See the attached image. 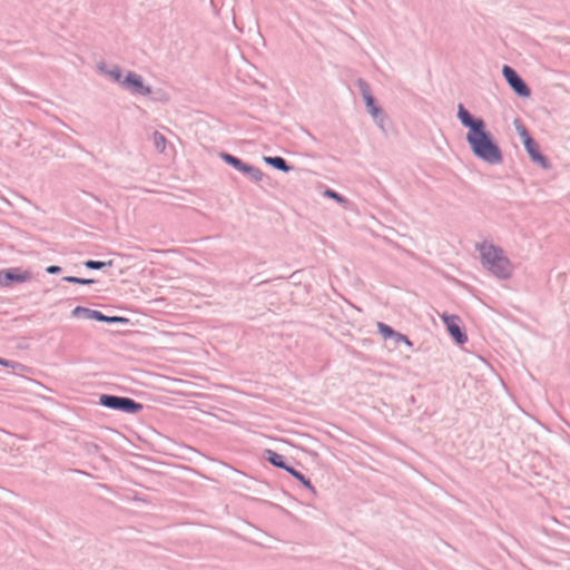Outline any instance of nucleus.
I'll use <instances>...</instances> for the list:
<instances>
[{
    "instance_id": "1",
    "label": "nucleus",
    "mask_w": 570,
    "mask_h": 570,
    "mask_svg": "<svg viewBox=\"0 0 570 570\" xmlns=\"http://www.w3.org/2000/svg\"><path fill=\"white\" fill-rule=\"evenodd\" d=\"M456 117L460 124L468 129L465 139L472 154L489 165L501 164L503 161L502 150L488 129L485 120L472 115L463 104L458 105Z\"/></svg>"
},
{
    "instance_id": "2",
    "label": "nucleus",
    "mask_w": 570,
    "mask_h": 570,
    "mask_svg": "<svg viewBox=\"0 0 570 570\" xmlns=\"http://www.w3.org/2000/svg\"><path fill=\"white\" fill-rule=\"evenodd\" d=\"M483 266L497 278L509 279L512 275V264L498 245L481 244L479 247Z\"/></svg>"
},
{
    "instance_id": "3",
    "label": "nucleus",
    "mask_w": 570,
    "mask_h": 570,
    "mask_svg": "<svg viewBox=\"0 0 570 570\" xmlns=\"http://www.w3.org/2000/svg\"><path fill=\"white\" fill-rule=\"evenodd\" d=\"M356 86L364 101L366 111L372 117L375 125L383 132H385L384 121L386 120L387 116L382 106L377 102L376 98L372 94L370 83L365 79L358 78L356 80Z\"/></svg>"
},
{
    "instance_id": "4",
    "label": "nucleus",
    "mask_w": 570,
    "mask_h": 570,
    "mask_svg": "<svg viewBox=\"0 0 570 570\" xmlns=\"http://www.w3.org/2000/svg\"><path fill=\"white\" fill-rule=\"evenodd\" d=\"M97 404L108 410L125 414H137L144 410V404L129 396L101 393L98 395Z\"/></svg>"
},
{
    "instance_id": "5",
    "label": "nucleus",
    "mask_w": 570,
    "mask_h": 570,
    "mask_svg": "<svg viewBox=\"0 0 570 570\" xmlns=\"http://www.w3.org/2000/svg\"><path fill=\"white\" fill-rule=\"evenodd\" d=\"M219 158L228 166L243 174L250 180L258 183L263 179L264 173L256 166L244 161L242 158L228 153L220 151Z\"/></svg>"
},
{
    "instance_id": "6",
    "label": "nucleus",
    "mask_w": 570,
    "mask_h": 570,
    "mask_svg": "<svg viewBox=\"0 0 570 570\" xmlns=\"http://www.w3.org/2000/svg\"><path fill=\"white\" fill-rule=\"evenodd\" d=\"M502 76L505 82L509 85L510 89L519 97V98H529L531 96V88L524 81V79L518 73V71L509 66H502Z\"/></svg>"
},
{
    "instance_id": "7",
    "label": "nucleus",
    "mask_w": 570,
    "mask_h": 570,
    "mask_svg": "<svg viewBox=\"0 0 570 570\" xmlns=\"http://www.w3.org/2000/svg\"><path fill=\"white\" fill-rule=\"evenodd\" d=\"M33 274L22 267H8L0 269V286L11 288L16 285L31 281Z\"/></svg>"
},
{
    "instance_id": "8",
    "label": "nucleus",
    "mask_w": 570,
    "mask_h": 570,
    "mask_svg": "<svg viewBox=\"0 0 570 570\" xmlns=\"http://www.w3.org/2000/svg\"><path fill=\"white\" fill-rule=\"evenodd\" d=\"M441 320L453 342L462 346L468 342V335L462 320L455 314L443 313Z\"/></svg>"
},
{
    "instance_id": "9",
    "label": "nucleus",
    "mask_w": 570,
    "mask_h": 570,
    "mask_svg": "<svg viewBox=\"0 0 570 570\" xmlns=\"http://www.w3.org/2000/svg\"><path fill=\"white\" fill-rule=\"evenodd\" d=\"M122 88L135 96H149L153 92L142 76L132 70L126 71Z\"/></svg>"
},
{
    "instance_id": "10",
    "label": "nucleus",
    "mask_w": 570,
    "mask_h": 570,
    "mask_svg": "<svg viewBox=\"0 0 570 570\" xmlns=\"http://www.w3.org/2000/svg\"><path fill=\"white\" fill-rule=\"evenodd\" d=\"M523 147L530 158V160L541 167L542 169H550L551 168V161L549 158L543 155V153L540 149L539 144L533 138L532 140L523 144Z\"/></svg>"
},
{
    "instance_id": "11",
    "label": "nucleus",
    "mask_w": 570,
    "mask_h": 570,
    "mask_svg": "<svg viewBox=\"0 0 570 570\" xmlns=\"http://www.w3.org/2000/svg\"><path fill=\"white\" fill-rule=\"evenodd\" d=\"M262 458H263V460L268 462L271 465H273L277 469L284 470L287 473H289L291 469L294 468L293 465H291L287 462V459L283 454H279L278 452H276L272 449H265L263 451Z\"/></svg>"
},
{
    "instance_id": "12",
    "label": "nucleus",
    "mask_w": 570,
    "mask_h": 570,
    "mask_svg": "<svg viewBox=\"0 0 570 570\" xmlns=\"http://www.w3.org/2000/svg\"><path fill=\"white\" fill-rule=\"evenodd\" d=\"M97 67L100 72L108 76L114 82L122 87L125 75L122 73V69L119 66L114 65L109 67L106 62L101 61L97 65Z\"/></svg>"
},
{
    "instance_id": "13",
    "label": "nucleus",
    "mask_w": 570,
    "mask_h": 570,
    "mask_svg": "<svg viewBox=\"0 0 570 570\" xmlns=\"http://www.w3.org/2000/svg\"><path fill=\"white\" fill-rule=\"evenodd\" d=\"M263 160L272 168L283 173H289L294 169V166L281 156H264Z\"/></svg>"
},
{
    "instance_id": "14",
    "label": "nucleus",
    "mask_w": 570,
    "mask_h": 570,
    "mask_svg": "<svg viewBox=\"0 0 570 570\" xmlns=\"http://www.w3.org/2000/svg\"><path fill=\"white\" fill-rule=\"evenodd\" d=\"M288 474L293 476L296 481H298L314 498L317 497V491L309 478H307L305 474H303L295 468L291 469Z\"/></svg>"
},
{
    "instance_id": "15",
    "label": "nucleus",
    "mask_w": 570,
    "mask_h": 570,
    "mask_svg": "<svg viewBox=\"0 0 570 570\" xmlns=\"http://www.w3.org/2000/svg\"><path fill=\"white\" fill-rule=\"evenodd\" d=\"M96 322L107 323V324H121V325H128L130 323V320L126 316H119V315H106L102 312L97 309L96 314Z\"/></svg>"
},
{
    "instance_id": "16",
    "label": "nucleus",
    "mask_w": 570,
    "mask_h": 570,
    "mask_svg": "<svg viewBox=\"0 0 570 570\" xmlns=\"http://www.w3.org/2000/svg\"><path fill=\"white\" fill-rule=\"evenodd\" d=\"M96 314H97V309H91V308H88V307H85V306H76L72 311H71V316L72 317H83V318H87V320H94L96 318Z\"/></svg>"
},
{
    "instance_id": "17",
    "label": "nucleus",
    "mask_w": 570,
    "mask_h": 570,
    "mask_svg": "<svg viewBox=\"0 0 570 570\" xmlns=\"http://www.w3.org/2000/svg\"><path fill=\"white\" fill-rule=\"evenodd\" d=\"M377 333L384 338V340H393L396 335V332L391 325L384 323V322H377L376 324Z\"/></svg>"
},
{
    "instance_id": "18",
    "label": "nucleus",
    "mask_w": 570,
    "mask_h": 570,
    "mask_svg": "<svg viewBox=\"0 0 570 570\" xmlns=\"http://www.w3.org/2000/svg\"><path fill=\"white\" fill-rule=\"evenodd\" d=\"M517 134L519 135L522 144H525L533 139L527 127L522 124L520 119H515L513 121Z\"/></svg>"
},
{
    "instance_id": "19",
    "label": "nucleus",
    "mask_w": 570,
    "mask_h": 570,
    "mask_svg": "<svg viewBox=\"0 0 570 570\" xmlns=\"http://www.w3.org/2000/svg\"><path fill=\"white\" fill-rule=\"evenodd\" d=\"M82 264L88 269L100 271L106 267H111L114 263H112V261L102 262V261L87 259Z\"/></svg>"
},
{
    "instance_id": "20",
    "label": "nucleus",
    "mask_w": 570,
    "mask_h": 570,
    "mask_svg": "<svg viewBox=\"0 0 570 570\" xmlns=\"http://www.w3.org/2000/svg\"><path fill=\"white\" fill-rule=\"evenodd\" d=\"M61 281L71 283V284H77V285H91L97 282L94 278H85V277H78V276H63L61 278Z\"/></svg>"
},
{
    "instance_id": "21",
    "label": "nucleus",
    "mask_w": 570,
    "mask_h": 570,
    "mask_svg": "<svg viewBox=\"0 0 570 570\" xmlns=\"http://www.w3.org/2000/svg\"><path fill=\"white\" fill-rule=\"evenodd\" d=\"M153 140L156 149L160 153H164L167 144L166 137L160 134L159 131H154L153 134Z\"/></svg>"
},
{
    "instance_id": "22",
    "label": "nucleus",
    "mask_w": 570,
    "mask_h": 570,
    "mask_svg": "<svg viewBox=\"0 0 570 570\" xmlns=\"http://www.w3.org/2000/svg\"><path fill=\"white\" fill-rule=\"evenodd\" d=\"M324 196H326L330 199H334L338 204H344L347 202L343 195H341L340 193L332 188H326L324 191Z\"/></svg>"
},
{
    "instance_id": "23",
    "label": "nucleus",
    "mask_w": 570,
    "mask_h": 570,
    "mask_svg": "<svg viewBox=\"0 0 570 570\" xmlns=\"http://www.w3.org/2000/svg\"><path fill=\"white\" fill-rule=\"evenodd\" d=\"M0 365L4 366V367H10L12 370L24 368L26 367L23 364H21L19 362L7 360V358H3V357H0Z\"/></svg>"
},
{
    "instance_id": "24",
    "label": "nucleus",
    "mask_w": 570,
    "mask_h": 570,
    "mask_svg": "<svg viewBox=\"0 0 570 570\" xmlns=\"http://www.w3.org/2000/svg\"><path fill=\"white\" fill-rule=\"evenodd\" d=\"M395 344L404 343L406 346L412 347L413 342L405 335L400 332H396L395 337L393 338Z\"/></svg>"
},
{
    "instance_id": "25",
    "label": "nucleus",
    "mask_w": 570,
    "mask_h": 570,
    "mask_svg": "<svg viewBox=\"0 0 570 570\" xmlns=\"http://www.w3.org/2000/svg\"><path fill=\"white\" fill-rule=\"evenodd\" d=\"M85 450L88 454L94 455V454H99L101 448L97 443L88 442L85 445Z\"/></svg>"
},
{
    "instance_id": "26",
    "label": "nucleus",
    "mask_w": 570,
    "mask_h": 570,
    "mask_svg": "<svg viewBox=\"0 0 570 570\" xmlns=\"http://www.w3.org/2000/svg\"><path fill=\"white\" fill-rule=\"evenodd\" d=\"M62 272V268L58 265H49L46 267V273L50 274V275H57V274H60Z\"/></svg>"
}]
</instances>
